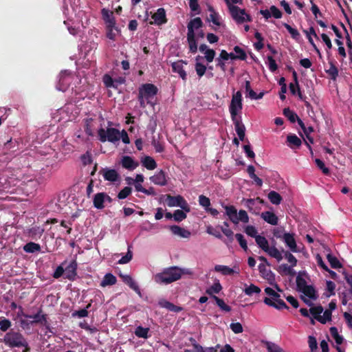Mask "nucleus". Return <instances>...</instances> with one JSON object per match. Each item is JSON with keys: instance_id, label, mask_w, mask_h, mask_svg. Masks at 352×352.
<instances>
[{"instance_id": "36", "label": "nucleus", "mask_w": 352, "mask_h": 352, "mask_svg": "<svg viewBox=\"0 0 352 352\" xmlns=\"http://www.w3.org/2000/svg\"><path fill=\"white\" fill-rule=\"evenodd\" d=\"M255 241L258 246L261 248L265 252L269 249V242L265 236H258L256 237Z\"/></svg>"}, {"instance_id": "56", "label": "nucleus", "mask_w": 352, "mask_h": 352, "mask_svg": "<svg viewBox=\"0 0 352 352\" xmlns=\"http://www.w3.org/2000/svg\"><path fill=\"white\" fill-rule=\"evenodd\" d=\"M133 258V253L130 250V247L128 248V251L125 256H122L118 262V264L123 265L129 263Z\"/></svg>"}, {"instance_id": "21", "label": "nucleus", "mask_w": 352, "mask_h": 352, "mask_svg": "<svg viewBox=\"0 0 352 352\" xmlns=\"http://www.w3.org/2000/svg\"><path fill=\"white\" fill-rule=\"evenodd\" d=\"M258 270L262 276L268 280L269 283L273 285V282L275 281V274L271 270H267L264 264H260Z\"/></svg>"}, {"instance_id": "57", "label": "nucleus", "mask_w": 352, "mask_h": 352, "mask_svg": "<svg viewBox=\"0 0 352 352\" xmlns=\"http://www.w3.org/2000/svg\"><path fill=\"white\" fill-rule=\"evenodd\" d=\"M199 204L206 210L210 206V200L207 197L201 195L199 197Z\"/></svg>"}, {"instance_id": "9", "label": "nucleus", "mask_w": 352, "mask_h": 352, "mask_svg": "<svg viewBox=\"0 0 352 352\" xmlns=\"http://www.w3.org/2000/svg\"><path fill=\"white\" fill-rule=\"evenodd\" d=\"M22 316L26 318L32 319V320L30 322H27L25 320H21V324L23 327L28 324H32L34 323H40L43 325H46L47 324V316L45 314H41V311H39L38 313L34 315H28L22 313Z\"/></svg>"}, {"instance_id": "37", "label": "nucleus", "mask_w": 352, "mask_h": 352, "mask_svg": "<svg viewBox=\"0 0 352 352\" xmlns=\"http://www.w3.org/2000/svg\"><path fill=\"white\" fill-rule=\"evenodd\" d=\"M265 252L271 257L276 258L278 262L283 259L281 252L275 246L270 247Z\"/></svg>"}, {"instance_id": "42", "label": "nucleus", "mask_w": 352, "mask_h": 352, "mask_svg": "<svg viewBox=\"0 0 352 352\" xmlns=\"http://www.w3.org/2000/svg\"><path fill=\"white\" fill-rule=\"evenodd\" d=\"M265 346L268 352H285L280 346L272 342H265Z\"/></svg>"}, {"instance_id": "33", "label": "nucleus", "mask_w": 352, "mask_h": 352, "mask_svg": "<svg viewBox=\"0 0 352 352\" xmlns=\"http://www.w3.org/2000/svg\"><path fill=\"white\" fill-rule=\"evenodd\" d=\"M142 165L148 170H154L157 167L155 160L150 156H145L141 160Z\"/></svg>"}, {"instance_id": "22", "label": "nucleus", "mask_w": 352, "mask_h": 352, "mask_svg": "<svg viewBox=\"0 0 352 352\" xmlns=\"http://www.w3.org/2000/svg\"><path fill=\"white\" fill-rule=\"evenodd\" d=\"M203 25L202 21L199 17H196L190 21L188 23V33L187 34H195V31L196 30L201 28Z\"/></svg>"}, {"instance_id": "29", "label": "nucleus", "mask_w": 352, "mask_h": 352, "mask_svg": "<svg viewBox=\"0 0 352 352\" xmlns=\"http://www.w3.org/2000/svg\"><path fill=\"white\" fill-rule=\"evenodd\" d=\"M214 271L217 272H220L223 275H231L234 273H239V270L236 271L233 268H230L228 266L223 265H217L214 266Z\"/></svg>"}, {"instance_id": "13", "label": "nucleus", "mask_w": 352, "mask_h": 352, "mask_svg": "<svg viewBox=\"0 0 352 352\" xmlns=\"http://www.w3.org/2000/svg\"><path fill=\"white\" fill-rule=\"evenodd\" d=\"M106 201L110 202L111 201V197L104 192H98L94 197V206L97 209H102L104 208V203Z\"/></svg>"}, {"instance_id": "24", "label": "nucleus", "mask_w": 352, "mask_h": 352, "mask_svg": "<svg viewBox=\"0 0 352 352\" xmlns=\"http://www.w3.org/2000/svg\"><path fill=\"white\" fill-rule=\"evenodd\" d=\"M120 276L122 278V280L127 284L131 289L134 290L136 293H138L139 295L141 294L140 289L138 285V284L135 283V281L133 279V278L129 275H120Z\"/></svg>"}, {"instance_id": "8", "label": "nucleus", "mask_w": 352, "mask_h": 352, "mask_svg": "<svg viewBox=\"0 0 352 352\" xmlns=\"http://www.w3.org/2000/svg\"><path fill=\"white\" fill-rule=\"evenodd\" d=\"M230 12L233 19L239 24L245 21H251V16L248 14L244 9H241L238 6H230Z\"/></svg>"}, {"instance_id": "7", "label": "nucleus", "mask_w": 352, "mask_h": 352, "mask_svg": "<svg viewBox=\"0 0 352 352\" xmlns=\"http://www.w3.org/2000/svg\"><path fill=\"white\" fill-rule=\"evenodd\" d=\"M242 94L241 91H238L233 94L232 100L229 107V111L232 119L237 118L236 116L242 109Z\"/></svg>"}, {"instance_id": "49", "label": "nucleus", "mask_w": 352, "mask_h": 352, "mask_svg": "<svg viewBox=\"0 0 352 352\" xmlns=\"http://www.w3.org/2000/svg\"><path fill=\"white\" fill-rule=\"evenodd\" d=\"M235 54H234L233 59L245 60L247 57L245 52L240 47L235 46L234 48Z\"/></svg>"}, {"instance_id": "38", "label": "nucleus", "mask_w": 352, "mask_h": 352, "mask_svg": "<svg viewBox=\"0 0 352 352\" xmlns=\"http://www.w3.org/2000/svg\"><path fill=\"white\" fill-rule=\"evenodd\" d=\"M149 328L138 326L134 331L135 335L140 338L146 339L148 338Z\"/></svg>"}, {"instance_id": "62", "label": "nucleus", "mask_w": 352, "mask_h": 352, "mask_svg": "<svg viewBox=\"0 0 352 352\" xmlns=\"http://www.w3.org/2000/svg\"><path fill=\"white\" fill-rule=\"evenodd\" d=\"M12 325L11 322L5 318L0 319V329L2 331H6Z\"/></svg>"}, {"instance_id": "14", "label": "nucleus", "mask_w": 352, "mask_h": 352, "mask_svg": "<svg viewBox=\"0 0 352 352\" xmlns=\"http://www.w3.org/2000/svg\"><path fill=\"white\" fill-rule=\"evenodd\" d=\"M283 241L285 243L286 246L292 252H300V250L297 247L294 234L285 232L284 236H283Z\"/></svg>"}, {"instance_id": "61", "label": "nucleus", "mask_w": 352, "mask_h": 352, "mask_svg": "<svg viewBox=\"0 0 352 352\" xmlns=\"http://www.w3.org/2000/svg\"><path fill=\"white\" fill-rule=\"evenodd\" d=\"M235 238L236 239V240L238 241L240 246L245 250V251H247L248 250V245H247V241L246 240L244 239V236L243 234H235Z\"/></svg>"}, {"instance_id": "34", "label": "nucleus", "mask_w": 352, "mask_h": 352, "mask_svg": "<svg viewBox=\"0 0 352 352\" xmlns=\"http://www.w3.org/2000/svg\"><path fill=\"white\" fill-rule=\"evenodd\" d=\"M187 41L190 52L195 53L197 51V43L195 34H187Z\"/></svg>"}, {"instance_id": "11", "label": "nucleus", "mask_w": 352, "mask_h": 352, "mask_svg": "<svg viewBox=\"0 0 352 352\" xmlns=\"http://www.w3.org/2000/svg\"><path fill=\"white\" fill-rule=\"evenodd\" d=\"M157 87L150 83L144 84L139 89V93L145 97L147 104H151V99L157 94Z\"/></svg>"}, {"instance_id": "64", "label": "nucleus", "mask_w": 352, "mask_h": 352, "mask_svg": "<svg viewBox=\"0 0 352 352\" xmlns=\"http://www.w3.org/2000/svg\"><path fill=\"white\" fill-rule=\"evenodd\" d=\"M230 328L234 333H240L243 331V326L240 322H232L230 324Z\"/></svg>"}, {"instance_id": "31", "label": "nucleus", "mask_w": 352, "mask_h": 352, "mask_svg": "<svg viewBox=\"0 0 352 352\" xmlns=\"http://www.w3.org/2000/svg\"><path fill=\"white\" fill-rule=\"evenodd\" d=\"M116 277L111 273H107L104 275L102 280L100 283L101 287H107L113 285L116 283Z\"/></svg>"}, {"instance_id": "1", "label": "nucleus", "mask_w": 352, "mask_h": 352, "mask_svg": "<svg viewBox=\"0 0 352 352\" xmlns=\"http://www.w3.org/2000/svg\"><path fill=\"white\" fill-rule=\"evenodd\" d=\"M2 342L9 348H28V342L24 336L19 331L13 329L7 332Z\"/></svg>"}, {"instance_id": "15", "label": "nucleus", "mask_w": 352, "mask_h": 352, "mask_svg": "<svg viewBox=\"0 0 352 352\" xmlns=\"http://www.w3.org/2000/svg\"><path fill=\"white\" fill-rule=\"evenodd\" d=\"M77 262L76 260H73L65 269V276L66 278L73 280L75 279L77 273Z\"/></svg>"}, {"instance_id": "39", "label": "nucleus", "mask_w": 352, "mask_h": 352, "mask_svg": "<svg viewBox=\"0 0 352 352\" xmlns=\"http://www.w3.org/2000/svg\"><path fill=\"white\" fill-rule=\"evenodd\" d=\"M267 197H268L269 200L270 201V202L275 205L280 204L282 201V197L280 195V194H278L277 192L274 191V190L270 191L269 192Z\"/></svg>"}, {"instance_id": "12", "label": "nucleus", "mask_w": 352, "mask_h": 352, "mask_svg": "<svg viewBox=\"0 0 352 352\" xmlns=\"http://www.w3.org/2000/svg\"><path fill=\"white\" fill-rule=\"evenodd\" d=\"M100 174L102 175L105 181L111 183L119 182L120 179L119 173L115 169L104 168L100 171Z\"/></svg>"}, {"instance_id": "30", "label": "nucleus", "mask_w": 352, "mask_h": 352, "mask_svg": "<svg viewBox=\"0 0 352 352\" xmlns=\"http://www.w3.org/2000/svg\"><path fill=\"white\" fill-rule=\"evenodd\" d=\"M208 20V21L212 22V24L216 26L215 28H213L215 31L217 30V27H221L224 25L222 22L221 17L218 12L210 14Z\"/></svg>"}, {"instance_id": "48", "label": "nucleus", "mask_w": 352, "mask_h": 352, "mask_svg": "<svg viewBox=\"0 0 352 352\" xmlns=\"http://www.w3.org/2000/svg\"><path fill=\"white\" fill-rule=\"evenodd\" d=\"M160 305L163 307H165L167 309H168L169 311H172L174 312H179L182 310V307L176 306L168 301H164V302H161Z\"/></svg>"}, {"instance_id": "40", "label": "nucleus", "mask_w": 352, "mask_h": 352, "mask_svg": "<svg viewBox=\"0 0 352 352\" xmlns=\"http://www.w3.org/2000/svg\"><path fill=\"white\" fill-rule=\"evenodd\" d=\"M325 72L332 80H336L338 76V70L333 62L329 63V67L326 69Z\"/></svg>"}, {"instance_id": "19", "label": "nucleus", "mask_w": 352, "mask_h": 352, "mask_svg": "<svg viewBox=\"0 0 352 352\" xmlns=\"http://www.w3.org/2000/svg\"><path fill=\"white\" fill-rule=\"evenodd\" d=\"M245 206L248 210L252 213L257 214L259 208H257V205L263 203V201L260 198L256 199H248L245 200Z\"/></svg>"}, {"instance_id": "50", "label": "nucleus", "mask_w": 352, "mask_h": 352, "mask_svg": "<svg viewBox=\"0 0 352 352\" xmlns=\"http://www.w3.org/2000/svg\"><path fill=\"white\" fill-rule=\"evenodd\" d=\"M283 114L292 123H294L296 121L297 118H298L296 113H295L293 111L290 110L289 108L284 109Z\"/></svg>"}, {"instance_id": "54", "label": "nucleus", "mask_w": 352, "mask_h": 352, "mask_svg": "<svg viewBox=\"0 0 352 352\" xmlns=\"http://www.w3.org/2000/svg\"><path fill=\"white\" fill-rule=\"evenodd\" d=\"M293 267L289 266L287 264H281L278 267V271L280 273H283L287 275H293L294 271L292 269Z\"/></svg>"}, {"instance_id": "60", "label": "nucleus", "mask_w": 352, "mask_h": 352, "mask_svg": "<svg viewBox=\"0 0 352 352\" xmlns=\"http://www.w3.org/2000/svg\"><path fill=\"white\" fill-rule=\"evenodd\" d=\"M327 259L333 268L337 269L341 267L340 261L336 256L329 254L327 255Z\"/></svg>"}, {"instance_id": "59", "label": "nucleus", "mask_w": 352, "mask_h": 352, "mask_svg": "<svg viewBox=\"0 0 352 352\" xmlns=\"http://www.w3.org/2000/svg\"><path fill=\"white\" fill-rule=\"evenodd\" d=\"M103 82L107 87L116 88L115 80L108 74H105L103 76Z\"/></svg>"}, {"instance_id": "23", "label": "nucleus", "mask_w": 352, "mask_h": 352, "mask_svg": "<svg viewBox=\"0 0 352 352\" xmlns=\"http://www.w3.org/2000/svg\"><path fill=\"white\" fill-rule=\"evenodd\" d=\"M261 217L267 223L276 226L278 224V219L277 216L272 212L266 211L261 214Z\"/></svg>"}, {"instance_id": "58", "label": "nucleus", "mask_w": 352, "mask_h": 352, "mask_svg": "<svg viewBox=\"0 0 352 352\" xmlns=\"http://www.w3.org/2000/svg\"><path fill=\"white\" fill-rule=\"evenodd\" d=\"M173 218L176 221H182L186 218V214L183 210H176L174 212Z\"/></svg>"}, {"instance_id": "16", "label": "nucleus", "mask_w": 352, "mask_h": 352, "mask_svg": "<svg viewBox=\"0 0 352 352\" xmlns=\"http://www.w3.org/2000/svg\"><path fill=\"white\" fill-rule=\"evenodd\" d=\"M120 163L123 168L129 170H134L139 165L138 162H135L131 157L127 155L122 157Z\"/></svg>"}, {"instance_id": "51", "label": "nucleus", "mask_w": 352, "mask_h": 352, "mask_svg": "<svg viewBox=\"0 0 352 352\" xmlns=\"http://www.w3.org/2000/svg\"><path fill=\"white\" fill-rule=\"evenodd\" d=\"M239 221H241L245 223H248L249 221V217L248 215V213L244 210H240L237 213V221L235 224H238Z\"/></svg>"}, {"instance_id": "4", "label": "nucleus", "mask_w": 352, "mask_h": 352, "mask_svg": "<svg viewBox=\"0 0 352 352\" xmlns=\"http://www.w3.org/2000/svg\"><path fill=\"white\" fill-rule=\"evenodd\" d=\"M98 135L99 140L102 142L109 141L110 142L115 143L120 139V133L119 130L108 127L107 129L100 128L98 131Z\"/></svg>"}, {"instance_id": "3", "label": "nucleus", "mask_w": 352, "mask_h": 352, "mask_svg": "<svg viewBox=\"0 0 352 352\" xmlns=\"http://www.w3.org/2000/svg\"><path fill=\"white\" fill-rule=\"evenodd\" d=\"M265 292L268 296L265 297L263 302L268 306L274 307L276 309H288L286 303L280 299V296L271 287H266Z\"/></svg>"}, {"instance_id": "47", "label": "nucleus", "mask_w": 352, "mask_h": 352, "mask_svg": "<svg viewBox=\"0 0 352 352\" xmlns=\"http://www.w3.org/2000/svg\"><path fill=\"white\" fill-rule=\"evenodd\" d=\"M212 298L214 299L217 305L219 307V308L221 310L225 311L226 312H229L231 311V307L229 305H226L222 299L218 298L216 296H213Z\"/></svg>"}, {"instance_id": "32", "label": "nucleus", "mask_w": 352, "mask_h": 352, "mask_svg": "<svg viewBox=\"0 0 352 352\" xmlns=\"http://www.w3.org/2000/svg\"><path fill=\"white\" fill-rule=\"evenodd\" d=\"M287 141L292 148L294 147L298 148L302 144L301 140L295 134L288 135Z\"/></svg>"}, {"instance_id": "55", "label": "nucleus", "mask_w": 352, "mask_h": 352, "mask_svg": "<svg viewBox=\"0 0 352 352\" xmlns=\"http://www.w3.org/2000/svg\"><path fill=\"white\" fill-rule=\"evenodd\" d=\"M284 27L287 29L294 39L298 40L300 38V33L296 29L293 28L287 23H284Z\"/></svg>"}, {"instance_id": "52", "label": "nucleus", "mask_w": 352, "mask_h": 352, "mask_svg": "<svg viewBox=\"0 0 352 352\" xmlns=\"http://www.w3.org/2000/svg\"><path fill=\"white\" fill-rule=\"evenodd\" d=\"M243 292L246 295L252 296L254 294L260 293L261 289L258 287H257L253 284H251L250 286L245 287V289H244Z\"/></svg>"}, {"instance_id": "28", "label": "nucleus", "mask_w": 352, "mask_h": 352, "mask_svg": "<svg viewBox=\"0 0 352 352\" xmlns=\"http://www.w3.org/2000/svg\"><path fill=\"white\" fill-rule=\"evenodd\" d=\"M226 214L228 217L229 219L233 223H236L237 221V210L233 206H223Z\"/></svg>"}, {"instance_id": "44", "label": "nucleus", "mask_w": 352, "mask_h": 352, "mask_svg": "<svg viewBox=\"0 0 352 352\" xmlns=\"http://www.w3.org/2000/svg\"><path fill=\"white\" fill-rule=\"evenodd\" d=\"M330 333L331 336L335 340V342L338 345L341 344L343 342L344 338L342 336L339 335L336 327H333L330 328Z\"/></svg>"}, {"instance_id": "6", "label": "nucleus", "mask_w": 352, "mask_h": 352, "mask_svg": "<svg viewBox=\"0 0 352 352\" xmlns=\"http://www.w3.org/2000/svg\"><path fill=\"white\" fill-rule=\"evenodd\" d=\"M73 79L72 72L69 70H63L60 72L58 76V83L56 84V89L60 91H65Z\"/></svg>"}, {"instance_id": "18", "label": "nucleus", "mask_w": 352, "mask_h": 352, "mask_svg": "<svg viewBox=\"0 0 352 352\" xmlns=\"http://www.w3.org/2000/svg\"><path fill=\"white\" fill-rule=\"evenodd\" d=\"M102 15L103 20L104 21L106 27L112 28L116 25V20L113 16V13L109 10L103 8L102 10Z\"/></svg>"}, {"instance_id": "27", "label": "nucleus", "mask_w": 352, "mask_h": 352, "mask_svg": "<svg viewBox=\"0 0 352 352\" xmlns=\"http://www.w3.org/2000/svg\"><path fill=\"white\" fill-rule=\"evenodd\" d=\"M152 18L154 19L155 23L157 25H161L166 23V12L162 8H158L157 12L153 15Z\"/></svg>"}, {"instance_id": "26", "label": "nucleus", "mask_w": 352, "mask_h": 352, "mask_svg": "<svg viewBox=\"0 0 352 352\" xmlns=\"http://www.w3.org/2000/svg\"><path fill=\"white\" fill-rule=\"evenodd\" d=\"M184 63L182 60L175 62L172 64V68L173 72L177 73L183 80H186V73L184 69Z\"/></svg>"}, {"instance_id": "35", "label": "nucleus", "mask_w": 352, "mask_h": 352, "mask_svg": "<svg viewBox=\"0 0 352 352\" xmlns=\"http://www.w3.org/2000/svg\"><path fill=\"white\" fill-rule=\"evenodd\" d=\"M23 250L27 253H34L41 251V246L38 243L29 242L24 245Z\"/></svg>"}, {"instance_id": "17", "label": "nucleus", "mask_w": 352, "mask_h": 352, "mask_svg": "<svg viewBox=\"0 0 352 352\" xmlns=\"http://www.w3.org/2000/svg\"><path fill=\"white\" fill-rule=\"evenodd\" d=\"M150 180L153 184L161 186H164L167 184L165 173L162 170L151 176Z\"/></svg>"}, {"instance_id": "46", "label": "nucleus", "mask_w": 352, "mask_h": 352, "mask_svg": "<svg viewBox=\"0 0 352 352\" xmlns=\"http://www.w3.org/2000/svg\"><path fill=\"white\" fill-rule=\"evenodd\" d=\"M331 319V311L329 309H326L325 311L323 310L320 317L318 318V320L322 324H325L326 322L330 321Z\"/></svg>"}, {"instance_id": "10", "label": "nucleus", "mask_w": 352, "mask_h": 352, "mask_svg": "<svg viewBox=\"0 0 352 352\" xmlns=\"http://www.w3.org/2000/svg\"><path fill=\"white\" fill-rule=\"evenodd\" d=\"M168 206L170 207H179L186 212H189L190 209L186 201L180 195L173 197L167 196Z\"/></svg>"}, {"instance_id": "2", "label": "nucleus", "mask_w": 352, "mask_h": 352, "mask_svg": "<svg viewBox=\"0 0 352 352\" xmlns=\"http://www.w3.org/2000/svg\"><path fill=\"white\" fill-rule=\"evenodd\" d=\"M179 267H170L155 274L153 278L157 284L168 285L179 279Z\"/></svg>"}, {"instance_id": "63", "label": "nucleus", "mask_w": 352, "mask_h": 352, "mask_svg": "<svg viewBox=\"0 0 352 352\" xmlns=\"http://www.w3.org/2000/svg\"><path fill=\"white\" fill-rule=\"evenodd\" d=\"M245 233L252 237H254L256 239V237L259 236L257 234L258 232L256 228L253 226H248L245 228Z\"/></svg>"}, {"instance_id": "45", "label": "nucleus", "mask_w": 352, "mask_h": 352, "mask_svg": "<svg viewBox=\"0 0 352 352\" xmlns=\"http://www.w3.org/2000/svg\"><path fill=\"white\" fill-rule=\"evenodd\" d=\"M222 232L232 241L233 240L234 233L229 228V224L227 221L223 222V226H221Z\"/></svg>"}, {"instance_id": "53", "label": "nucleus", "mask_w": 352, "mask_h": 352, "mask_svg": "<svg viewBox=\"0 0 352 352\" xmlns=\"http://www.w3.org/2000/svg\"><path fill=\"white\" fill-rule=\"evenodd\" d=\"M107 28V36L111 39L114 40L116 38V35L118 34V29L114 25L112 28L106 27Z\"/></svg>"}, {"instance_id": "43", "label": "nucleus", "mask_w": 352, "mask_h": 352, "mask_svg": "<svg viewBox=\"0 0 352 352\" xmlns=\"http://www.w3.org/2000/svg\"><path fill=\"white\" fill-rule=\"evenodd\" d=\"M234 124L235 131L236 134L245 133V127L239 118L232 119Z\"/></svg>"}, {"instance_id": "25", "label": "nucleus", "mask_w": 352, "mask_h": 352, "mask_svg": "<svg viewBox=\"0 0 352 352\" xmlns=\"http://www.w3.org/2000/svg\"><path fill=\"white\" fill-rule=\"evenodd\" d=\"M170 231L174 234L175 235L179 236L182 238H189L190 236V232L178 226H171L170 227Z\"/></svg>"}, {"instance_id": "41", "label": "nucleus", "mask_w": 352, "mask_h": 352, "mask_svg": "<svg viewBox=\"0 0 352 352\" xmlns=\"http://www.w3.org/2000/svg\"><path fill=\"white\" fill-rule=\"evenodd\" d=\"M222 289L221 285L219 281L215 282L211 287L206 289V293L210 296H214V294H219Z\"/></svg>"}, {"instance_id": "20", "label": "nucleus", "mask_w": 352, "mask_h": 352, "mask_svg": "<svg viewBox=\"0 0 352 352\" xmlns=\"http://www.w3.org/2000/svg\"><path fill=\"white\" fill-rule=\"evenodd\" d=\"M190 341L196 352H217V350L220 346L219 344H217L215 346L203 347L197 343L195 339L191 338Z\"/></svg>"}, {"instance_id": "5", "label": "nucleus", "mask_w": 352, "mask_h": 352, "mask_svg": "<svg viewBox=\"0 0 352 352\" xmlns=\"http://www.w3.org/2000/svg\"><path fill=\"white\" fill-rule=\"evenodd\" d=\"M296 285L299 292H302L309 299L316 300L317 295L313 286L307 285L304 278L298 277L296 278Z\"/></svg>"}]
</instances>
